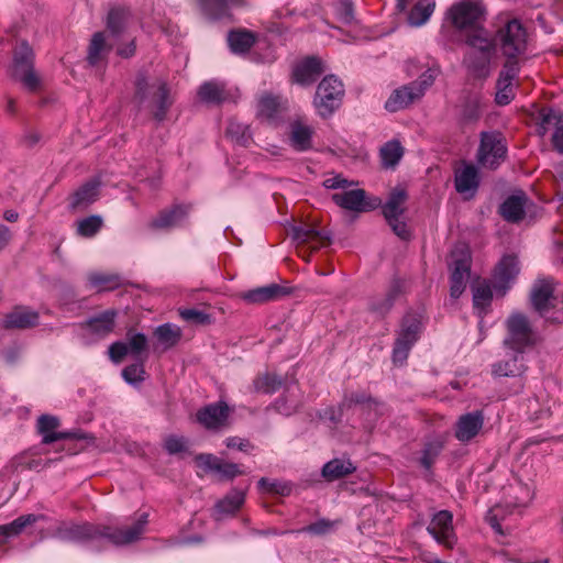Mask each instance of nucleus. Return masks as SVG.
Instances as JSON below:
<instances>
[{"label":"nucleus","mask_w":563,"mask_h":563,"mask_svg":"<svg viewBox=\"0 0 563 563\" xmlns=\"http://www.w3.org/2000/svg\"><path fill=\"white\" fill-rule=\"evenodd\" d=\"M289 294V288L272 283L269 285L245 291L242 295V298L250 303H266L279 300Z\"/></svg>","instance_id":"obj_25"},{"label":"nucleus","mask_w":563,"mask_h":563,"mask_svg":"<svg viewBox=\"0 0 563 563\" xmlns=\"http://www.w3.org/2000/svg\"><path fill=\"white\" fill-rule=\"evenodd\" d=\"M38 322L40 314L37 311L26 306H16L2 319V328L5 330H25L36 327Z\"/></svg>","instance_id":"obj_20"},{"label":"nucleus","mask_w":563,"mask_h":563,"mask_svg":"<svg viewBox=\"0 0 563 563\" xmlns=\"http://www.w3.org/2000/svg\"><path fill=\"white\" fill-rule=\"evenodd\" d=\"M406 199V190L402 188H395L383 206V214L388 225L391 228L393 232L401 240L410 239V231L408 225L402 220L405 213L404 203Z\"/></svg>","instance_id":"obj_10"},{"label":"nucleus","mask_w":563,"mask_h":563,"mask_svg":"<svg viewBox=\"0 0 563 563\" xmlns=\"http://www.w3.org/2000/svg\"><path fill=\"white\" fill-rule=\"evenodd\" d=\"M145 358L139 360L140 362L131 364L123 368L122 377L128 384L136 385L144 380L145 369L144 362Z\"/></svg>","instance_id":"obj_55"},{"label":"nucleus","mask_w":563,"mask_h":563,"mask_svg":"<svg viewBox=\"0 0 563 563\" xmlns=\"http://www.w3.org/2000/svg\"><path fill=\"white\" fill-rule=\"evenodd\" d=\"M198 95L201 101L211 104L222 103L228 98L224 85L218 81H207L202 84Z\"/></svg>","instance_id":"obj_41"},{"label":"nucleus","mask_w":563,"mask_h":563,"mask_svg":"<svg viewBox=\"0 0 563 563\" xmlns=\"http://www.w3.org/2000/svg\"><path fill=\"white\" fill-rule=\"evenodd\" d=\"M117 310L108 309L90 319L85 323V328L97 339L109 335L115 325Z\"/></svg>","instance_id":"obj_27"},{"label":"nucleus","mask_w":563,"mask_h":563,"mask_svg":"<svg viewBox=\"0 0 563 563\" xmlns=\"http://www.w3.org/2000/svg\"><path fill=\"white\" fill-rule=\"evenodd\" d=\"M507 156V146L499 132H482L476 154L477 163L483 168L496 169Z\"/></svg>","instance_id":"obj_7"},{"label":"nucleus","mask_w":563,"mask_h":563,"mask_svg":"<svg viewBox=\"0 0 563 563\" xmlns=\"http://www.w3.org/2000/svg\"><path fill=\"white\" fill-rule=\"evenodd\" d=\"M102 218L100 216H90L78 222L77 233L84 238L96 235L102 227Z\"/></svg>","instance_id":"obj_53"},{"label":"nucleus","mask_w":563,"mask_h":563,"mask_svg":"<svg viewBox=\"0 0 563 563\" xmlns=\"http://www.w3.org/2000/svg\"><path fill=\"white\" fill-rule=\"evenodd\" d=\"M164 449L170 455L186 452L188 449V441L184 437L169 435L164 441Z\"/></svg>","instance_id":"obj_60"},{"label":"nucleus","mask_w":563,"mask_h":563,"mask_svg":"<svg viewBox=\"0 0 563 563\" xmlns=\"http://www.w3.org/2000/svg\"><path fill=\"white\" fill-rule=\"evenodd\" d=\"M282 107L280 98L271 93H263L257 103V117L263 120H275Z\"/></svg>","instance_id":"obj_44"},{"label":"nucleus","mask_w":563,"mask_h":563,"mask_svg":"<svg viewBox=\"0 0 563 563\" xmlns=\"http://www.w3.org/2000/svg\"><path fill=\"white\" fill-rule=\"evenodd\" d=\"M528 201L523 192L511 195L500 205L499 213L506 221L517 223L523 219Z\"/></svg>","instance_id":"obj_29"},{"label":"nucleus","mask_w":563,"mask_h":563,"mask_svg":"<svg viewBox=\"0 0 563 563\" xmlns=\"http://www.w3.org/2000/svg\"><path fill=\"white\" fill-rule=\"evenodd\" d=\"M180 317L186 321L197 324H206L210 322V316L197 309H183L180 310Z\"/></svg>","instance_id":"obj_63"},{"label":"nucleus","mask_w":563,"mask_h":563,"mask_svg":"<svg viewBox=\"0 0 563 563\" xmlns=\"http://www.w3.org/2000/svg\"><path fill=\"white\" fill-rule=\"evenodd\" d=\"M437 77V70L434 69H427L424 73L421 74V76L415 80L409 82L411 86H416L421 90V98L423 97L426 90L431 87L434 82V79Z\"/></svg>","instance_id":"obj_62"},{"label":"nucleus","mask_w":563,"mask_h":563,"mask_svg":"<svg viewBox=\"0 0 563 563\" xmlns=\"http://www.w3.org/2000/svg\"><path fill=\"white\" fill-rule=\"evenodd\" d=\"M88 286L97 291H109L122 285V278L113 273L91 272L87 275Z\"/></svg>","instance_id":"obj_36"},{"label":"nucleus","mask_w":563,"mask_h":563,"mask_svg":"<svg viewBox=\"0 0 563 563\" xmlns=\"http://www.w3.org/2000/svg\"><path fill=\"white\" fill-rule=\"evenodd\" d=\"M334 523L327 519H320L301 529L292 530L291 533H309L313 536H324L333 530Z\"/></svg>","instance_id":"obj_56"},{"label":"nucleus","mask_w":563,"mask_h":563,"mask_svg":"<svg viewBox=\"0 0 563 563\" xmlns=\"http://www.w3.org/2000/svg\"><path fill=\"white\" fill-rule=\"evenodd\" d=\"M405 282L394 279L384 297L373 298L369 302V310L378 316L387 314L393 308L396 299L404 292Z\"/></svg>","instance_id":"obj_28"},{"label":"nucleus","mask_w":563,"mask_h":563,"mask_svg":"<svg viewBox=\"0 0 563 563\" xmlns=\"http://www.w3.org/2000/svg\"><path fill=\"white\" fill-rule=\"evenodd\" d=\"M507 334L504 339V345L509 351H526L527 347L534 345L536 333L528 317L519 311L509 314L506 320Z\"/></svg>","instance_id":"obj_3"},{"label":"nucleus","mask_w":563,"mask_h":563,"mask_svg":"<svg viewBox=\"0 0 563 563\" xmlns=\"http://www.w3.org/2000/svg\"><path fill=\"white\" fill-rule=\"evenodd\" d=\"M450 267V295L457 299L465 290L471 272V253L465 244H459L452 250Z\"/></svg>","instance_id":"obj_9"},{"label":"nucleus","mask_w":563,"mask_h":563,"mask_svg":"<svg viewBox=\"0 0 563 563\" xmlns=\"http://www.w3.org/2000/svg\"><path fill=\"white\" fill-rule=\"evenodd\" d=\"M421 99V90L410 84L395 89L385 102V109L388 112H398L411 106L415 101Z\"/></svg>","instance_id":"obj_23"},{"label":"nucleus","mask_w":563,"mask_h":563,"mask_svg":"<svg viewBox=\"0 0 563 563\" xmlns=\"http://www.w3.org/2000/svg\"><path fill=\"white\" fill-rule=\"evenodd\" d=\"M258 487L267 493H276L280 495H286L289 493L290 488L288 485L279 483V482H272L266 477H262L258 483Z\"/></svg>","instance_id":"obj_61"},{"label":"nucleus","mask_w":563,"mask_h":563,"mask_svg":"<svg viewBox=\"0 0 563 563\" xmlns=\"http://www.w3.org/2000/svg\"><path fill=\"white\" fill-rule=\"evenodd\" d=\"M364 404H373L378 406V401L373 399L364 391H354L349 395H345L343 400L340 404V410L349 409L353 405H364Z\"/></svg>","instance_id":"obj_58"},{"label":"nucleus","mask_w":563,"mask_h":563,"mask_svg":"<svg viewBox=\"0 0 563 563\" xmlns=\"http://www.w3.org/2000/svg\"><path fill=\"white\" fill-rule=\"evenodd\" d=\"M130 11L125 8H112L108 13L107 29L112 36H120L126 29Z\"/></svg>","instance_id":"obj_43"},{"label":"nucleus","mask_w":563,"mask_h":563,"mask_svg":"<svg viewBox=\"0 0 563 563\" xmlns=\"http://www.w3.org/2000/svg\"><path fill=\"white\" fill-rule=\"evenodd\" d=\"M111 45L106 43V36L103 32H97L92 35V38L88 48V62L92 66H97L101 63L106 56L110 53Z\"/></svg>","instance_id":"obj_40"},{"label":"nucleus","mask_w":563,"mask_h":563,"mask_svg":"<svg viewBox=\"0 0 563 563\" xmlns=\"http://www.w3.org/2000/svg\"><path fill=\"white\" fill-rule=\"evenodd\" d=\"M154 334L164 349L168 350L179 342L181 338V330L176 324L164 323L155 329Z\"/></svg>","instance_id":"obj_46"},{"label":"nucleus","mask_w":563,"mask_h":563,"mask_svg":"<svg viewBox=\"0 0 563 563\" xmlns=\"http://www.w3.org/2000/svg\"><path fill=\"white\" fill-rule=\"evenodd\" d=\"M553 284L551 279H538L533 284L530 294V300L533 309L545 319H549L548 312L552 306Z\"/></svg>","instance_id":"obj_21"},{"label":"nucleus","mask_w":563,"mask_h":563,"mask_svg":"<svg viewBox=\"0 0 563 563\" xmlns=\"http://www.w3.org/2000/svg\"><path fill=\"white\" fill-rule=\"evenodd\" d=\"M291 234L294 240L300 243H311L314 249L325 245L331 240L329 232L307 223L294 227Z\"/></svg>","instance_id":"obj_31"},{"label":"nucleus","mask_w":563,"mask_h":563,"mask_svg":"<svg viewBox=\"0 0 563 563\" xmlns=\"http://www.w3.org/2000/svg\"><path fill=\"white\" fill-rule=\"evenodd\" d=\"M482 115V100L475 96L468 98L463 104L461 118L464 123L476 122Z\"/></svg>","instance_id":"obj_52"},{"label":"nucleus","mask_w":563,"mask_h":563,"mask_svg":"<svg viewBox=\"0 0 563 563\" xmlns=\"http://www.w3.org/2000/svg\"><path fill=\"white\" fill-rule=\"evenodd\" d=\"M192 206L190 203H173L157 212L147 222L152 232H170L184 228L188 222Z\"/></svg>","instance_id":"obj_8"},{"label":"nucleus","mask_w":563,"mask_h":563,"mask_svg":"<svg viewBox=\"0 0 563 563\" xmlns=\"http://www.w3.org/2000/svg\"><path fill=\"white\" fill-rule=\"evenodd\" d=\"M135 100L141 108L148 110L159 122L166 118V113L173 104L167 82L161 78L150 81L144 74H139L136 77Z\"/></svg>","instance_id":"obj_2"},{"label":"nucleus","mask_w":563,"mask_h":563,"mask_svg":"<svg viewBox=\"0 0 563 563\" xmlns=\"http://www.w3.org/2000/svg\"><path fill=\"white\" fill-rule=\"evenodd\" d=\"M454 186L459 194L471 192L473 196L479 186L477 168L474 165H465L463 168L456 170Z\"/></svg>","instance_id":"obj_34"},{"label":"nucleus","mask_w":563,"mask_h":563,"mask_svg":"<svg viewBox=\"0 0 563 563\" xmlns=\"http://www.w3.org/2000/svg\"><path fill=\"white\" fill-rule=\"evenodd\" d=\"M203 14L209 19H222L228 15L231 5L242 3V0H198Z\"/></svg>","instance_id":"obj_38"},{"label":"nucleus","mask_w":563,"mask_h":563,"mask_svg":"<svg viewBox=\"0 0 563 563\" xmlns=\"http://www.w3.org/2000/svg\"><path fill=\"white\" fill-rule=\"evenodd\" d=\"M300 401L298 397L295 395L294 391L290 389H287V393L282 395L278 399L275 400V402L267 407L266 410L274 409L276 412L284 415V416H290L294 412L297 411L299 408Z\"/></svg>","instance_id":"obj_48"},{"label":"nucleus","mask_w":563,"mask_h":563,"mask_svg":"<svg viewBox=\"0 0 563 563\" xmlns=\"http://www.w3.org/2000/svg\"><path fill=\"white\" fill-rule=\"evenodd\" d=\"M245 493L241 489H232L223 499L219 500L216 505V510L219 514H234L244 504Z\"/></svg>","instance_id":"obj_47"},{"label":"nucleus","mask_w":563,"mask_h":563,"mask_svg":"<svg viewBox=\"0 0 563 563\" xmlns=\"http://www.w3.org/2000/svg\"><path fill=\"white\" fill-rule=\"evenodd\" d=\"M507 58H515L523 54L527 48V34L517 20L509 21L505 27L497 32L495 38Z\"/></svg>","instance_id":"obj_11"},{"label":"nucleus","mask_w":563,"mask_h":563,"mask_svg":"<svg viewBox=\"0 0 563 563\" xmlns=\"http://www.w3.org/2000/svg\"><path fill=\"white\" fill-rule=\"evenodd\" d=\"M11 76L30 91H35L40 86V78L34 71V52L25 41L14 51Z\"/></svg>","instance_id":"obj_6"},{"label":"nucleus","mask_w":563,"mask_h":563,"mask_svg":"<svg viewBox=\"0 0 563 563\" xmlns=\"http://www.w3.org/2000/svg\"><path fill=\"white\" fill-rule=\"evenodd\" d=\"M283 385L282 377L275 374H264L254 379V388L264 394H274Z\"/></svg>","instance_id":"obj_51"},{"label":"nucleus","mask_w":563,"mask_h":563,"mask_svg":"<svg viewBox=\"0 0 563 563\" xmlns=\"http://www.w3.org/2000/svg\"><path fill=\"white\" fill-rule=\"evenodd\" d=\"M59 426L58 418L51 415H42L37 420V430L42 434V442L49 444L65 439H82L80 432L56 431Z\"/></svg>","instance_id":"obj_22"},{"label":"nucleus","mask_w":563,"mask_h":563,"mask_svg":"<svg viewBox=\"0 0 563 563\" xmlns=\"http://www.w3.org/2000/svg\"><path fill=\"white\" fill-rule=\"evenodd\" d=\"M333 202L350 211L362 212L369 210L372 206L365 201V190L352 189L343 192H336L332 195Z\"/></svg>","instance_id":"obj_30"},{"label":"nucleus","mask_w":563,"mask_h":563,"mask_svg":"<svg viewBox=\"0 0 563 563\" xmlns=\"http://www.w3.org/2000/svg\"><path fill=\"white\" fill-rule=\"evenodd\" d=\"M427 530L438 543L450 549L455 544L456 538L453 528V515L449 510L435 512Z\"/></svg>","instance_id":"obj_14"},{"label":"nucleus","mask_w":563,"mask_h":563,"mask_svg":"<svg viewBox=\"0 0 563 563\" xmlns=\"http://www.w3.org/2000/svg\"><path fill=\"white\" fill-rule=\"evenodd\" d=\"M528 366L525 353L520 351H510L504 358L492 365V374L495 377H516L515 389L512 394H519L525 388L523 375Z\"/></svg>","instance_id":"obj_12"},{"label":"nucleus","mask_w":563,"mask_h":563,"mask_svg":"<svg viewBox=\"0 0 563 563\" xmlns=\"http://www.w3.org/2000/svg\"><path fill=\"white\" fill-rule=\"evenodd\" d=\"M422 330L421 317L416 313H407L397 333L393 347V362L404 364L409 355L411 347L418 341Z\"/></svg>","instance_id":"obj_5"},{"label":"nucleus","mask_w":563,"mask_h":563,"mask_svg":"<svg viewBox=\"0 0 563 563\" xmlns=\"http://www.w3.org/2000/svg\"><path fill=\"white\" fill-rule=\"evenodd\" d=\"M493 290L488 284L478 285L473 290V303L476 308H486L490 305Z\"/></svg>","instance_id":"obj_59"},{"label":"nucleus","mask_w":563,"mask_h":563,"mask_svg":"<svg viewBox=\"0 0 563 563\" xmlns=\"http://www.w3.org/2000/svg\"><path fill=\"white\" fill-rule=\"evenodd\" d=\"M313 130L299 121L290 124V145L299 152H305L312 146Z\"/></svg>","instance_id":"obj_35"},{"label":"nucleus","mask_w":563,"mask_h":563,"mask_svg":"<svg viewBox=\"0 0 563 563\" xmlns=\"http://www.w3.org/2000/svg\"><path fill=\"white\" fill-rule=\"evenodd\" d=\"M100 181L91 179L80 186L71 196L69 208L73 210L85 208L95 202L99 196Z\"/></svg>","instance_id":"obj_32"},{"label":"nucleus","mask_w":563,"mask_h":563,"mask_svg":"<svg viewBox=\"0 0 563 563\" xmlns=\"http://www.w3.org/2000/svg\"><path fill=\"white\" fill-rule=\"evenodd\" d=\"M483 15V7L472 1H462L451 8L452 23L460 30L470 31L479 27L478 23Z\"/></svg>","instance_id":"obj_15"},{"label":"nucleus","mask_w":563,"mask_h":563,"mask_svg":"<svg viewBox=\"0 0 563 563\" xmlns=\"http://www.w3.org/2000/svg\"><path fill=\"white\" fill-rule=\"evenodd\" d=\"M550 120H552L553 123L558 124L556 129L554 130V132L552 134L553 147L559 153H563V117H559V118L553 117L552 119H547L548 122H551Z\"/></svg>","instance_id":"obj_64"},{"label":"nucleus","mask_w":563,"mask_h":563,"mask_svg":"<svg viewBox=\"0 0 563 563\" xmlns=\"http://www.w3.org/2000/svg\"><path fill=\"white\" fill-rule=\"evenodd\" d=\"M494 54L468 51L463 59V65L468 74L476 79H486L490 75V62Z\"/></svg>","instance_id":"obj_26"},{"label":"nucleus","mask_w":563,"mask_h":563,"mask_svg":"<svg viewBox=\"0 0 563 563\" xmlns=\"http://www.w3.org/2000/svg\"><path fill=\"white\" fill-rule=\"evenodd\" d=\"M519 274V263L516 256H504L495 268L493 288L499 296H505L507 290Z\"/></svg>","instance_id":"obj_17"},{"label":"nucleus","mask_w":563,"mask_h":563,"mask_svg":"<svg viewBox=\"0 0 563 563\" xmlns=\"http://www.w3.org/2000/svg\"><path fill=\"white\" fill-rule=\"evenodd\" d=\"M465 43L468 45L470 51L488 54L495 53V40L490 37L488 31L484 27H475L467 31L465 35Z\"/></svg>","instance_id":"obj_33"},{"label":"nucleus","mask_w":563,"mask_h":563,"mask_svg":"<svg viewBox=\"0 0 563 563\" xmlns=\"http://www.w3.org/2000/svg\"><path fill=\"white\" fill-rule=\"evenodd\" d=\"M484 413L481 410L464 413L455 423L454 435L462 443H468L475 439L484 427Z\"/></svg>","instance_id":"obj_19"},{"label":"nucleus","mask_w":563,"mask_h":563,"mask_svg":"<svg viewBox=\"0 0 563 563\" xmlns=\"http://www.w3.org/2000/svg\"><path fill=\"white\" fill-rule=\"evenodd\" d=\"M147 525L148 514L143 512L128 527L62 522L54 529L52 536L67 542H85L104 538L114 547H125L141 540Z\"/></svg>","instance_id":"obj_1"},{"label":"nucleus","mask_w":563,"mask_h":563,"mask_svg":"<svg viewBox=\"0 0 563 563\" xmlns=\"http://www.w3.org/2000/svg\"><path fill=\"white\" fill-rule=\"evenodd\" d=\"M559 118V117H563V112L560 111V110H554L552 108H542L539 112V129H538V132L541 136H544L547 134V132L550 130V129H553L555 130L558 124L553 123L552 121L551 122H548L547 119H552V118Z\"/></svg>","instance_id":"obj_57"},{"label":"nucleus","mask_w":563,"mask_h":563,"mask_svg":"<svg viewBox=\"0 0 563 563\" xmlns=\"http://www.w3.org/2000/svg\"><path fill=\"white\" fill-rule=\"evenodd\" d=\"M404 155V150L398 141H389L380 148L382 163L385 167L396 166Z\"/></svg>","instance_id":"obj_50"},{"label":"nucleus","mask_w":563,"mask_h":563,"mask_svg":"<svg viewBox=\"0 0 563 563\" xmlns=\"http://www.w3.org/2000/svg\"><path fill=\"white\" fill-rule=\"evenodd\" d=\"M355 471V466L349 460L333 459L322 467V476L328 481L339 479Z\"/></svg>","instance_id":"obj_42"},{"label":"nucleus","mask_w":563,"mask_h":563,"mask_svg":"<svg viewBox=\"0 0 563 563\" xmlns=\"http://www.w3.org/2000/svg\"><path fill=\"white\" fill-rule=\"evenodd\" d=\"M45 517L43 515H23L14 519L12 522L8 525L0 526V538L3 540L13 536L20 534L23 529L27 526H31L40 520H43Z\"/></svg>","instance_id":"obj_39"},{"label":"nucleus","mask_w":563,"mask_h":563,"mask_svg":"<svg viewBox=\"0 0 563 563\" xmlns=\"http://www.w3.org/2000/svg\"><path fill=\"white\" fill-rule=\"evenodd\" d=\"M147 346L146 335L130 329L124 341H115L109 346V356L114 363H120L128 354L141 360L142 355L146 353Z\"/></svg>","instance_id":"obj_13"},{"label":"nucleus","mask_w":563,"mask_h":563,"mask_svg":"<svg viewBox=\"0 0 563 563\" xmlns=\"http://www.w3.org/2000/svg\"><path fill=\"white\" fill-rule=\"evenodd\" d=\"M227 135L234 143L247 146L252 140L250 128L236 120H230L227 128Z\"/></svg>","instance_id":"obj_49"},{"label":"nucleus","mask_w":563,"mask_h":563,"mask_svg":"<svg viewBox=\"0 0 563 563\" xmlns=\"http://www.w3.org/2000/svg\"><path fill=\"white\" fill-rule=\"evenodd\" d=\"M435 3L432 0L418 1L408 14V23L411 26L423 25L432 15Z\"/></svg>","instance_id":"obj_45"},{"label":"nucleus","mask_w":563,"mask_h":563,"mask_svg":"<svg viewBox=\"0 0 563 563\" xmlns=\"http://www.w3.org/2000/svg\"><path fill=\"white\" fill-rule=\"evenodd\" d=\"M230 408L227 402L220 400L205 406L196 413L197 421L208 430H219L227 424Z\"/></svg>","instance_id":"obj_18"},{"label":"nucleus","mask_w":563,"mask_h":563,"mask_svg":"<svg viewBox=\"0 0 563 563\" xmlns=\"http://www.w3.org/2000/svg\"><path fill=\"white\" fill-rule=\"evenodd\" d=\"M443 444L440 441H431L424 445L422 456L420 459L421 465L426 470H430L434 464L437 457L440 455Z\"/></svg>","instance_id":"obj_54"},{"label":"nucleus","mask_w":563,"mask_h":563,"mask_svg":"<svg viewBox=\"0 0 563 563\" xmlns=\"http://www.w3.org/2000/svg\"><path fill=\"white\" fill-rule=\"evenodd\" d=\"M256 34L247 30L230 31L228 44L234 54H245L255 44Z\"/></svg>","instance_id":"obj_37"},{"label":"nucleus","mask_w":563,"mask_h":563,"mask_svg":"<svg viewBox=\"0 0 563 563\" xmlns=\"http://www.w3.org/2000/svg\"><path fill=\"white\" fill-rule=\"evenodd\" d=\"M195 462L198 467L207 473H216L222 481H232L236 476L244 474L240 470L239 464L224 462L211 453H200L195 456Z\"/></svg>","instance_id":"obj_16"},{"label":"nucleus","mask_w":563,"mask_h":563,"mask_svg":"<svg viewBox=\"0 0 563 563\" xmlns=\"http://www.w3.org/2000/svg\"><path fill=\"white\" fill-rule=\"evenodd\" d=\"M343 97V82L334 75H329L318 85L313 106L320 117L328 118L340 108Z\"/></svg>","instance_id":"obj_4"},{"label":"nucleus","mask_w":563,"mask_h":563,"mask_svg":"<svg viewBox=\"0 0 563 563\" xmlns=\"http://www.w3.org/2000/svg\"><path fill=\"white\" fill-rule=\"evenodd\" d=\"M323 71L324 68L321 59L317 57H307L295 66L292 70V78L298 85L309 86L314 82Z\"/></svg>","instance_id":"obj_24"}]
</instances>
